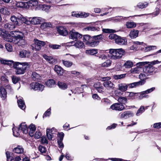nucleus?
Wrapping results in <instances>:
<instances>
[{
    "instance_id": "nucleus-1",
    "label": "nucleus",
    "mask_w": 161,
    "mask_h": 161,
    "mask_svg": "<svg viewBox=\"0 0 161 161\" xmlns=\"http://www.w3.org/2000/svg\"><path fill=\"white\" fill-rule=\"evenodd\" d=\"M2 64H7L10 66L13 67L15 69V72L17 75H22L24 74L27 69L30 68V63L26 62H14L12 61L7 60L3 59L1 60Z\"/></svg>"
},
{
    "instance_id": "nucleus-2",
    "label": "nucleus",
    "mask_w": 161,
    "mask_h": 161,
    "mask_svg": "<svg viewBox=\"0 0 161 161\" xmlns=\"http://www.w3.org/2000/svg\"><path fill=\"white\" fill-rule=\"evenodd\" d=\"M125 53V51L122 48L111 49L109 50V54L108 56L112 59H119L122 57Z\"/></svg>"
},
{
    "instance_id": "nucleus-3",
    "label": "nucleus",
    "mask_w": 161,
    "mask_h": 161,
    "mask_svg": "<svg viewBox=\"0 0 161 161\" xmlns=\"http://www.w3.org/2000/svg\"><path fill=\"white\" fill-rule=\"evenodd\" d=\"M10 19L15 26L20 25L23 23L26 24V18L21 15L18 17L14 15H11Z\"/></svg>"
},
{
    "instance_id": "nucleus-4",
    "label": "nucleus",
    "mask_w": 161,
    "mask_h": 161,
    "mask_svg": "<svg viewBox=\"0 0 161 161\" xmlns=\"http://www.w3.org/2000/svg\"><path fill=\"white\" fill-rule=\"evenodd\" d=\"M12 38L10 39L8 41L11 42H14V43H17L18 46L23 47L26 43V42L23 38V37L19 35L14 36Z\"/></svg>"
},
{
    "instance_id": "nucleus-5",
    "label": "nucleus",
    "mask_w": 161,
    "mask_h": 161,
    "mask_svg": "<svg viewBox=\"0 0 161 161\" xmlns=\"http://www.w3.org/2000/svg\"><path fill=\"white\" fill-rule=\"evenodd\" d=\"M83 41L86 45L92 47H94L97 46L99 43L98 41L94 40L93 37H91L88 35H86L84 36Z\"/></svg>"
},
{
    "instance_id": "nucleus-6",
    "label": "nucleus",
    "mask_w": 161,
    "mask_h": 161,
    "mask_svg": "<svg viewBox=\"0 0 161 161\" xmlns=\"http://www.w3.org/2000/svg\"><path fill=\"white\" fill-rule=\"evenodd\" d=\"M29 20L26 19V24L30 25L31 24L33 25L40 24L43 22L44 19L40 17H33V18H29Z\"/></svg>"
},
{
    "instance_id": "nucleus-7",
    "label": "nucleus",
    "mask_w": 161,
    "mask_h": 161,
    "mask_svg": "<svg viewBox=\"0 0 161 161\" xmlns=\"http://www.w3.org/2000/svg\"><path fill=\"white\" fill-rule=\"evenodd\" d=\"M110 77H103L102 78L103 84L104 86L108 90H110L114 89V85L110 80Z\"/></svg>"
},
{
    "instance_id": "nucleus-8",
    "label": "nucleus",
    "mask_w": 161,
    "mask_h": 161,
    "mask_svg": "<svg viewBox=\"0 0 161 161\" xmlns=\"http://www.w3.org/2000/svg\"><path fill=\"white\" fill-rule=\"evenodd\" d=\"M34 43L31 45L33 50H35L36 51L40 50L42 47L45 45L46 43L45 42L39 40L37 39L34 40Z\"/></svg>"
},
{
    "instance_id": "nucleus-9",
    "label": "nucleus",
    "mask_w": 161,
    "mask_h": 161,
    "mask_svg": "<svg viewBox=\"0 0 161 161\" xmlns=\"http://www.w3.org/2000/svg\"><path fill=\"white\" fill-rule=\"evenodd\" d=\"M155 89V87H153L147 90L141 92L140 93H138V98L139 99H142L143 98H148L149 96L148 94H149L153 91Z\"/></svg>"
},
{
    "instance_id": "nucleus-10",
    "label": "nucleus",
    "mask_w": 161,
    "mask_h": 161,
    "mask_svg": "<svg viewBox=\"0 0 161 161\" xmlns=\"http://www.w3.org/2000/svg\"><path fill=\"white\" fill-rule=\"evenodd\" d=\"M30 88L34 91H42L44 88V85L37 82H32L30 85Z\"/></svg>"
},
{
    "instance_id": "nucleus-11",
    "label": "nucleus",
    "mask_w": 161,
    "mask_h": 161,
    "mask_svg": "<svg viewBox=\"0 0 161 161\" xmlns=\"http://www.w3.org/2000/svg\"><path fill=\"white\" fill-rule=\"evenodd\" d=\"M69 36L70 38L76 41L79 39L81 38L82 37V35L76 32L75 30H72L69 33Z\"/></svg>"
},
{
    "instance_id": "nucleus-12",
    "label": "nucleus",
    "mask_w": 161,
    "mask_h": 161,
    "mask_svg": "<svg viewBox=\"0 0 161 161\" xmlns=\"http://www.w3.org/2000/svg\"><path fill=\"white\" fill-rule=\"evenodd\" d=\"M154 70V68L151 64H148L147 66H145V67L143 69L144 73L146 74L147 75H153Z\"/></svg>"
},
{
    "instance_id": "nucleus-13",
    "label": "nucleus",
    "mask_w": 161,
    "mask_h": 161,
    "mask_svg": "<svg viewBox=\"0 0 161 161\" xmlns=\"http://www.w3.org/2000/svg\"><path fill=\"white\" fill-rule=\"evenodd\" d=\"M110 108L113 110L121 111L125 109V107L122 103H115L110 106Z\"/></svg>"
},
{
    "instance_id": "nucleus-14",
    "label": "nucleus",
    "mask_w": 161,
    "mask_h": 161,
    "mask_svg": "<svg viewBox=\"0 0 161 161\" xmlns=\"http://www.w3.org/2000/svg\"><path fill=\"white\" fill-rule=\"evenodd\" d=\"M120 117L121 118L125 119L132 117L134 116V114L130 111H126L120 113Z\"/></svg>"
},
{
    "instance_id": "nucleus-15",
    "label": "nucleus",
    "mask_w": 161,
    "mask_h": 161,
    "mask_svg": "<svg viewBox=\"0 0 161 161\" xmlns=\"http://www.w3.org/2000/svg\"><path fill=\"white\" fill-rule=\"evenodd\" d=\"M58 32L61 35L66 36L68 35V32L66 28L64 26H60L57 27Z\"/></svg>"
},
{
    "instance_id": "nucleus-16",
    "label": "nucleus",
    "mask_w": 161,
    "mask_h": 161,
    "mask_svg": "<svg viewBox=\"0 0 161 161\" xmlns=\"http://www.w3.org/2000/svg\"><path fill=\"white\" fill-rule=\"evenodd\" d=\"M94 87L98 92L103 93L104 91V89L103 86V85L100 82H97L94 85Z\"/></svg>"
},
{
    "instance_id": "nucleus-17",
    "label": "nucleus",
    "mask_w": 161,
    "mask_h": 161,
    "mask_svg": "<svg viewBox=\"0 0 161 161\" xmlns=\"http://www.w3.org/2000/svg\"><path fill=\"white\" fill-rule=\"evenodd\" d=\"M31 55V52L28 50H22L19 53V56L21 58H28Z\"/></svg>"
},
{
    "instance_id": "nucleus-18",
    "label": "nucleus",
    "mask_w": 161,
    "mask_h": 161,
    "mask_svg": "<svg viewBox=\"0 0 161 161\" xmlns=\"http://www.w3.org/2000/svg\"><path fill=\"white\" fill-rule=\"evenodd\" d=\"M102 27L101 25L98 26L95 25V26H89L86 27L85 29L86 31H99L101 30Z\"/></svg>"
},
{
    "instance_id": "nucleus-19",
    "label": "nucleus",
    "mask_w": 161,
    "mask_h": 161,
    "mask_svg": "<svg viewBox=\"0 0 161 161\" xmlns=\"http://www.w3.org/2000/svg\"><path fill=\"white\" fill-rule=\"evenodd\" d=\"M19 130H21L23 133L27 134L28 132V128L25 122L21 123L19 125L18 128V131Z\"/></svg>"
},
{
    "instance_id": "nucleus-20",
    "label": "nucleus",
    "mask_w": 161,
    "mask_h": 161,
    "mask_svg": "<svg viewBox=\"0 0 161 161\" xmlns=\"http://www.w3.org/2000/svg\"><path fill=\"white\" fill-rule=\"evenodd\" d=\"M4 28L7 31L13 30L15 29L16 26L12 22L7 23L3 25Z\"/></svg>"
},
{
    "instance_id": "nucleus-21",
    "label": "nucleus",
    "mask_w": 161,
    "mask_h": 161,
    "mask_svg": "<svg viewBox=\"0 0 161 161\" xmlns=\"http://www.w3.org/2000/svg\"><path fill=\"white\" fill-rule=\"evenodd\" d=\"M59 139L58 140V143L59 148L62 149L64 147V145L62 142V141L64 136V134L63 132L59 133Z\"/></svg>"
},
{
    "instance_id": "nucleus-22",
    "label": "nucleus",
    "mask_w": 161,
    "mask_h": 161,
    "mask_svg": "<svg viewBox=\"0 0 161 161\" xmlns=\"http://www.w3.org/2000/svg\"><path fill=\"white\" fill-rule=\"evenodd\" d=\"M144 84V82L142 80H140L138 82H133L129 84V86L130 88H133L138 87L140 86L143 85Z\"/></svg>"
},
{
    "instance_id": "nucleus-23",
    "label": "nucleus",
    "mask_w": 161,
    "mask_h": 161,
    "mask_svg": "<svg viewBox=\"0 0 161 161\" xmlns=\"http://www.w3.org/2000/svg\"><path fill=\"white\" fill-rule=\"evenodd\" d=\"M116 43L119 45H125L127 43V40L118 36V37L115 41Z\"/></svg>"
},
{
    "instance_id": "nucleus-24",
    "label": "nucleus",
    "mask_w": 161,
    "mask_h": 161,
    "mask_svg": "<svg viewBox=\"0 0 161 161\" xmlns=\"http://www.w3.org/2000/svg\"><path fill=\"white\" fill-rule=\"evenodd\" d=\"M0 97L3 100H5L7 97L6 90L2 86H0Z\"/></svg>"
},
{
    "instance_id": "nucleus-25",
    "label": "nucleus",
    "mask_w": 161,
    "mask_h": 161,
    "mask_svg": "<svg viewBox=\"0 0 161 161\" xmlns=\"http://www.w3.org/2000/svg\"><path fill=\"white\" fill-rule=\"evenodd\" d=\"M54 70L57 74L60 76L64 74V69L58 65H56L55 66Z\"/></svg>"
},
{
    "instance_id": "nucleus-26",
    "label": "nucleus",
    "mask_w": 161,
    "mask_h": 161,
    "mask_svg": "<svg viewBox=\"0 0 161 161\" xmlns=\"http://www.w3.org/2000/svg\"><path fill=\"white\" fill-rule=\"evenodd\" d=\"M129 84L121 83L118 85V89L121 92H124L125 91L129 86Z\"/></svg>"
},
{
    "instance_id": "nucleus-27",
    "label": "nucleus",
    "mask_w": 161,
    "mask_h": 161,
    "mask_svg": "<svg viewBox=\"0 0 161 161\" xmlns=\"http://www.w3.org/2000/svg\"><path fill=\"white\" fill-rule=\"evenodd\" d=\"M42 57L47 61L51 64H53L56 62L55 59L51 56H48L44 54L42 55Z\"/></svg>"
},
{
    "instance_id": "nucleus-28",
    "label": "nucleus",
    "mask_w": 161,
    "mask_h": 161,
    "mask_svg": "<svg viewBox=\"0 0 161 161\" xmlns=\"http://www.w3.org/2000/svg\"><path fill=\"white\" fill-rule=\"evenodd\" d=\"M14 153L19 154L22 153L24 152V149L22 146L18 145L15 147L13 150Z\"/></svg>"
},
{
    "instance_id": "nucleus-29",
    "label": "nucleus",
    "mask_w": 161,
    "mask_h": 161,
    "mask_svg": "<svg viewBox=\"0 0 161 161\" xmlns=\"http://www.w3.org/2000/svg\"><path fill=\"white\" fill-rule=\"evenodd\" d=\"M46 84L48 87L52 88L54 87L56 85L55 81L53 79H49L46 82Z\"/></svg>"
},
{
    "instance_id": "nucleus-30",
    "label": "nucleus",
    "mask_w": 161,
    "mask_h": 161,
    "mask_svg": "<svg viewBox=\"0 0 161 161\" xmlns=\"http://www.w3.org/2000/svg\"><path fill=\"white\" fill-rule=\"evenodd\" d=\"M17 103L19 107L22 110L25 109V107L24 102L23 100V98L21 97L20 98L18 99Z\"/></svg>"
},
{
    "instance_id": "nucleus-31",
    "label": "nucleus",
    "mask_w": 161,
    "mask_h": 161,
    "mask_svg": "<svg viewBox=\"0 0 161 161\" xmlns=\"http://www.w3.org/2000/svg\"><path fill=\"white\" fill-rule=\"evenodd\" d=\"M129 93L128 96V99H133L135 98H138V93H134L133 92H126L125 93L127 94Z\"/></svg>"
},
{
    "instance_id": "nucleus-32",
    "label": "nucleus",
    "mask_w": 161,
    "mask_h": 161,
    "mask_svg": "<svg viewBox=\"0 0 161 161\" xmlns=\"http://www.w3.org/2000/svg\"><path fill=\"white\" fill-rule=\"evenodd\" d=\"M138 31L134 30L130 31L129 36L131 38H136L138 36Z\"/></svg>"
},
{
    "instance_id": "nucleus-33",
    "label": "nucleus",
    "mask_w": 161,
    "mask_h": 161,
    "mask_svg": "<svg viewBox=\"0 0 161 161\" xmlns=\"http://www.w3.org/2000/svg\"><path fill=\"white\" fill-rule=\"evenodd\" d=\"M38 0H31L27 2V4L29 7L36 6L38 5Z\"/></svg>"
},
{
    "instance_id": "nucleus-34",
    "label": "nucleus",
    "mask_w": 161,
    "mask_h": 161,
    "mask_svg": "<svg viewBox=\"0 0 161 161\" xmlns=\"http://www.w3.org/2000/svg\"><path fill=\"white\" fill-rule=\"evenodd\" d=\"M57 84L59 87L61 89L64 90L68 88L67 84L64 82L59 81Z\"/></svg>"
},
{
    "instance_id": "nucleus-35",
    "label": "nucleus",
    "mask_w": 161,
    "mask_h": 161,
    "mask_svg": "<svg viewBox=\"0 0 161 161\" xmlns=\"http://www.w3.org/2000/svg\"><path fill=\"white\" fill-rule=\"evenodd\" d=\"M32 79L34 81H36L40 80L41 76L40 75L36 72H33L31 76Z\"/></svg>"
},
{
    "instance_id": "nucleus-36",
    "label": "nucleus",
    "mask_w": 161,
    "mask_h": 161,
    "mask_svg": "<svg viewBox=\"0 0 161 161\" xmlns=\"http://www.w3.org/2000/svg\"><path fill=\"white\" fill-rule=\"evenodd\" d=\"M148 4V3L144 2V3H139L135 6L139 8L143 9L147 7Z\"/></svg>"
},
{
    "instance_id": "nucleus-37",
    "label": "nucleus",
    "mask_w": 161,
    "mask_h": 161,
    "mask_svg": "<svg viewBox=\"0 0 161 161\" xmlns=\"http://www.w3.org/2000/svg\"><path fill=\"white\" fill-rule=\"evenodd\" d=\"M133 65V63L130 60L126 61L124 64V66L126 68H130Z\"/></svg>"
},
{
    "instance_id": "nucleus-38",
    "label": "nucleus",
    "mask_w": 161,
    "mask_h": 161,
    "mask_svg": "<svg viewBox=\"0 0 161 161\" xmlns=\"http://www.w3.org/2000/svg\"><path fill=\"white\" fill-rule=\"evenodd\" d=\"M74 43L75 46L77 48L83 47L84 46V45L83 42L81 41H77L76 42H73L72 44Z\"/></svg>"
},
{
    "instance_id": "nucleus-39",
    "label": "nucleus",
    "mask_w": 161,
    "mask_h": 161,
    "mask_svg": "<svg viewBox=\"0 0 161 161\" xmlns=\"http://www.w3.org/2000/svg\"><path fill=\"white\" fill-rule=\"evenodd\" d=\"M101 102L104 105H109L112 103L111 101L107 98H103Z\"/></svg>"
},
{
    "instance_id": "nucleus-40",
    "label": "nucleus",
    "mask_w": 161,
    "mask_h": 161,
    "mask_svg": "<svg viewBox=\"0 0 161 161\" xmlns=\"http://www.w3.org/2000/svg\"><path fill=\"white\" fill-rule=\"evenodd\" d=\"M118 101L120 103L125 104L127 103V98L125 97H118Z\"/></svg>"
},
{
    "instance_id": "nucleus-41",
    "label": "nucleus",
    "mask_w": 161,
    "mask_h": 161,
    "mask_svg": "<svg viewBox=\"0 0 161 161\" xmlns=\"http://www.w3.org/2000/svg\"><path fill=\"white\" fill-rule=\"evenodd\" d=\"M62 62L63 64L65 67L68 68L71 67L73 64V63L72 62L64 60H62Z\"/></svg>"
},
{
    "instance_id": "nucleus-42",
    "label": "nucleus",
    "mask_w": 161,
    "mask_h": 161,
    "mask_svg": "<svg viewBox=\"0 0 161 161\" xmlns=\"http://www.w3.org/2000/svg\"><path fill=\"white\" fill-rule=\"evenodd\" d=\"M86 53L89 55H93L97 53V50L93 49L89 50H87L86 51Z\"/></svg>"
},
{
    "instance_id": "nucleus-43",
    "label": "nucleus",
    "mask_w": 161,
    "mask_h": 161,
    "mask_svg": "<svg viewBox=\"0 0 161 161\" xmlns=\"http://www.w3.org/2000/svg\"><path fill=\"white\" fill-rule=\"evenodd\" d=\"M133 43L134 45L130 47V49L131 50H135L137 49V47L135 46V45H141L144 43L143 42H139L138 41L134 42Z\"/></svg>"
},
{
    "instance_id": "nucleus-44",
    "label": "nucleus",
    "mask_w": 161,
    "mask_h": 161,
    "mask_svg": "<svg viewBox=\"0 0 161 161\" xmlns=\"http://www.w3.org/2000/svg\"><path fill=\"white\" fill-rule=\"evenodd\" d=\"M126 26L127 28H133L136 27V24L134 22H128L126 23Z\"/></svg>"
},
{
    "instance_id": "nucleus-45",
    "label": "nucleus",
    "mask_w": 161,
    "mask_h": 161,
    "mask_svg": "<svg viewBox=\"0 0 161 161\" xmlns=\"http://www.w3.org/2000/svg\"><path fill=\"white\" fill-rule=\"evenodd\" d=\"M41 25V27L42 29H44L46 28L49 27H50L52 26V25L49 22H42Z\"/></svg>"
},
{
    "instance_id": "nucleus-46",
    "label": "nucleus",
    "mask_w": 161,
    "mask_h": 161,
    "mask_svg": "<svg viewBox=\"0 0 161 161\" xmlns=\"http://www.w3.org/2000/svg\"><path fill=\"white\" fill-rule=\"evenodd\" d=\"M1 79V84L2 86H4L6 85L8 82V80L4 76H2Z\"/></svg>"
},
{
    "instance_id": "nucleus-47",
    "label": "nucleus",
    "mask_w": 161,
    "mask_h": 161,
    "mask_svg": "<svg viewBox=\"0 0 161 161\" xmlns=\"http://www.w3.org/2000/svg\"><path fill=\"white\" fill-rule=\"evenodd\" d=\"M79 15H78L79 18H86L89 16L90 14L89 13H86L85 12H81L79 13Z\"/></svg>"
},
{
    "instance_id": "nucleus-48",
    "label": "nucleus",
    "mask_w": 161,
    "mask_h": 161,
    "mask_svg": "<svg viewBox=\"0 0 161 161\" xmlns=\"http://www.w3.org/2000/svg\"><path fill=\"white\" fill-rule=\"evenodd\" d=\"M145 110V108L144 106H141L140 108L138 110L136 113V115L137 116H139L141 114L143 113Z\"/></svg>"
},
{
    "instance_id": "nucleus-49",
    "label": "nucleus",
    "mask_w": 161,
    "mask_h": 161,
    "mask_svg": "<svg viewBox=\"0 0 161 161\" xmlns=\"http://www.w3.org/2000/svg\"><path fill=\"white\" fill-rule=\"evenodd\" d=\"M126 75V74L119 75H114V78L115 80L120 79L124 78L125 77Z\"/></svg>"
},
{
    "instance_id": "nucleus-50",
    "label": "nucleus",
    "mask_w": 161,
    "mask_h": 161,
    "mask_svg": "<svg viewBox=\"0 0 161 161\" xmlns=\"http://www.w3.org/2000/svg\"><path fill=\"white\" fill-rule=\"evenodd\" d=\"M49 131L48 129H47L46 131L47 136L49 140H51L55 136L50 134V133L49 132Z\"/></svg>"
},
{
    "instance_id": "nucleus-51",
    "label": "nucleus",
    "mask_w": 161,
    "mask_h": 161,
    "mask_svg": "<svg viewBox=\"0 0 161 161\" xmlns=\"http://www.w3.org/2000/svg\"><path fill=\"white\" fill-rule=\"evenodd\" d=\"M38 149L42 153H46L47 151L46 148L42 145H39V146Z\"/></svg>"
},
{
    "instance_id": "nucleus-52",
    "label": "nucleus",
    "mask_w": 161,
    "mask_h": 161,
    "mask_svg": "<svg viewBox=\"0 0 161 161\" xmlns=\"http://www.w3.org/2000/svg\"><path fill=\"white\" fill-rule=\"evenodd\" d=\"M0 12L1 13L4 14H8L9 13V11L8 10L7 8L3 7L0 8Z\"/></svg>"
},
{
    "instance_id": "nucleus-53",
    "label": "nucleus",
    "mask_w": 161,
    "mask_h": 161,
    "mask_svg": "<svg viewBox=\"0 0 161 161\" xmlns=\"http://www.w3.org/2000/svg\"><path fill=\"white\" fill-rule=\"evenodd\" d=\"M102 31L103 32L105 33H114L116 32V31L114 30L109 29H103Z\"/></svg>"
},
{
    "instance_id": "nucleus-54",
    "label": "nucleus",
    "mask_w": 161,
    "mask_h": 161,
    "mask_svg": "<svg viewBox=\"0 0 161 161\" xmlns=\"http://www.w3.org/2000/svg\"><path fill=\"white\" fill-rule=\"evenodd\" d=\"M111 61L108 59L106 62L102 64V66L103 67H108L111 65Z\"/></svg>"
},
{
    "instance_id": "nucleus-55",
    "label": "nucleus",
    "mask_w": 161,
    "mask_h": 161,
    "mask_svg": "<svg viewBox=\"0 0 161 161\" xmlns=\"http://www.w3.org/2000/svg\"><path fill=\"white\" fill-rule=\"evenodd\" d=\"M130 16H129V17H123V16H118L116 17V18L114 19V21L115 22H119L121 21L122 19H125L128 18Z\"/></svg>"
},
{
    "instance_id": "nucleus-56",
    "label": "nucleus",
    "mask_w": 161,
    "mask_h": 161,
    "mask_svg": "<svg viewBox=\"0 0 161 161\" xmlns=\"http://www.w3.org/2000/svg\"><path fill=\"white\" fill-rule=\"evenodd\" d=\"M51 109L50 108H49L45 111L43 114V118L44 117H49L51 114Z\"/></svg>"
},
{
    "instance_id": "nucleus-57",
    "label": "nucleus",
    "mask_w": 161,
    "mask_h": 161,
    "mask_svg": "<svg viewBox=\"0 0 161 161\" xmlns=\"http://www.w3.org/2000/svg\"><path fill=\"white\" fill-rule=\"evenodd\" d=\"M148 62H140L136 63V65L140 69L142 66L148 64Z\"/></svg>"
},
{
    "instance_id": "nucleus-58",
    "label": "nucleus",
    "mask_w": 161,
    "mask_h": 161,
    "mask_svg": "<svg viewBox=\"0 0 161 161\" xmlns=\"http://www.w3.org/2000/svg\"><path fill=\"white\" fill-rule=\"evenodd\" d=\"M156 48V46H150L145 47V51L147 52L151 50Z\"/></svg>"
},
{
    "instance_id": "nucleus-59",
    "label": "nucleus",
    "mask_w": 161,
    "mask_h": 161,
    "mask_svg": "<svg viewBox=\"0 0 161 161\" xmlns=\"http://www.w3.org/2000/svg\"><path fill=\"white\" fill-rule=\"evenodd\" d=\"M49 47L53 49H58L60 47V45L50 44L49 45Z\"/></svg>"
},
{
    "instance_id": "nucleus-60",
    "label": "nucleus",
    "mask_w": 161,
    "mask_h": 161,
    "mask_svg": "<svg viewBox=\"0 0 161 161\" xmlns=\"http://www.w3.org/2000/svg\"><path fill=\"white\" fill-rule=\"evenodd\" d=\"M41 136L42 133L39 130L36 131L34 135L35 138L36 139H39L41 137Z\"/></svg>"
},
{
    "instance_id": "nucleus-61",
    "label": "nucleus",
    "mask_w": 161,
    "mask_h": 161,
    "mask_svg": "<svg viewBox=\"0 0 161 161\" xmlns=\"http://www.w3.org/2000/svg\"><path fill=\"white\" fill-rule=\"evenodd\" d=\"M14 128L12 129L13 135L15 136L18 137L20 135L19 132L20 130H19V131H18V129L17 130H14Z\"/></svg>"
},
{
    "instance_id": "nucleus-62",
    "label": "nucleus",
    "mask_w": 161,
    "mask_h": 161,
    "mask_svg": "<svg viewBox=\"0 0 161 161\" xmlns=\"http://www.w3.org/2000/svg\"><path fill=\"white\" fill-rule=\"evenodd\" d=\"M109 37L110 39L115 41L116 38L118 37V36L114 34H110L109 36Z\"/></svg>"
},
{
    "instance_id": "nucleus-63",
    "label": "nucleus",
    "mask_w": 161,
    "mask_h": 161,
    "mask_svg": "<svg viewBox=\"0 0 161 161\" xmlns=\"http://www.w3.org/2000/svg\"><path fill=\"white\" fill-rule=\"evenodd\" d=\"M65 157L66 159L68 160L72 161L74 159V157L70 156L68 153H67Z\"/></svg>"
},
{
    "instance_id": "nucleus-64",
    "label": "nucleus",
    "mask_w": 161,
    "mask_h": 161,
    "mask_svg": "<svg viewBox=\"0 0 161 161\" xmlns=\"http://www.w3.org/2000/svg\"><path fill=\"white\" fill-rule=\"evenodd\" d=\"M108 159L112 161H127L126 160H124L121 158H109ZM106 160H107V159Z\"/></svg>"
}]
</instances>
